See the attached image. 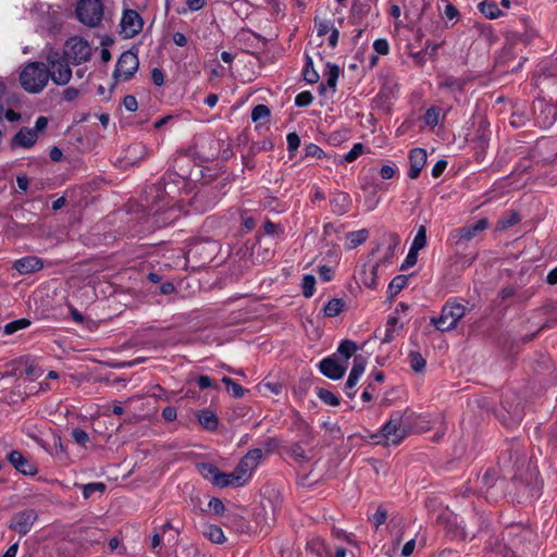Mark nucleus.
<instances>
[{
  "label": "nucleus",
  "mask_w": 557,
  "mask_h": 557,
  "mask_svg": "<svg viewBox=\"0 0 557 557\" xmlns=\"http://www.w3.org/2000/svg\"><path fill=\"white\" fill-rule=\"evenodd\" d=\"M412 413L407 411H395L388 421L381 428L377 434L372 435L373 441L379 445H398L407 436L411 429Z\"/></svg>",
  "instance_id": "nucleus-1"
},
{
  "label": "nucleus",
  "mask_w": 557,
  "mask_h": 557,
  "mask_svg": "<svg viewBox=\"0 0 557 557\" xmlns=\"http://www.w3.org/2000/svg\"><path fill=\"white\" fill-rule=\"evenodd\" d=\"M48 82L49 70L46 64L41 62L27 63L20 74V83L29 94H39L45 89Z\"/></svg>",
  "instance_id": "nucleus-2"
},
{
  "label": "nucleus",
  "mask_w": 557,
  "mask_h": 557,
  "mask_svg": "<svg viewBox=\"0 0 557 557\" xmlns=\"http://www.w3.org/2000/svg\"><path fill=\"white\" fill-rule=\"evenodd\" d=\"M46 66L49 70V79L55 85L64 86L72 78V70L65 58H62L59 52H50L46 59Z\"/></svg>",
  "instance_id": "nucleus-3"
},
{
  "label": "nucleus",
  "mask_w": 557,
  "mask_h": 557,
  "mask_svg": "<svg viewBox=\"0 0 557 557\" xmlns=\"http://www.w3.org/2000/svg\"><path fill=\"white\" fill-rule=\"evenodd\" d=\"M76 16L81 23L88 27H96L103 17L101 0H79L76 5Z\"/></svg>",
  "instance_id": "nucleus-4"
},
{
  "label": "nucleus",
  "mask_w": 557,
  "mask_h": 557,
  "mask_svg": "<svg viewBox=\"0 0 557 557\" xmlns=\"http://www.w3.org/2000/svg\"><path fill=\"white\" fill-rule=\"evenodd\" d=\"M63 57L75 65L87 62L91 57V47L81 37L70 38L63 48Z\"/></svg>",
  "instance_id": "nucleus-5"
},
{
  "label": "nucleus",
  "mask_w": 557,
  "mask_h": 557,
  "mask_svg": "<svg viewBox=\"0 0 557 557\" xmlns=\"http://www.w3.org/2000/svg\"><path fill=\"white\" fill-rule=\"evenodd\" d=\"M198 469L202 478L216 487H239L238 483L236 482L237 479L234 475V472H222L218 467H215L212 463H200L198 466Z\"/></svg>",
  "instance_id": "nucleus-6"
},
{
  "label": "nucleus",
  "mask_w": 557,
  "mask_h": 557,
  "mask_svg": "<svg viewBox=\"0 0 557 557\" xmlns=\"http://www.w3.org/2000/svg\"><path fill=\"white\" fill-rule=\"evenodd\" d=\"M465 307L457 302H447L441 315L437 319H433L435 327L442 332L449 331L457 325V322L463 317Z\"/></svg>",
  "instance_id": "nucleus-7"
},
{
  "label": "nucleus",
  "mask_w": 557,
  "mask_h": 557,
  "mask_svg": "<svg viewBox=\"0 0 557 557\" xmlns=\"http://www.w3.org/2000/svg\"><path fill=\"white\" fill-rule=\"evenodd\" d=\"M139 60L133 51H125L117 60L114 76L119 81H128L138 70Z\"/></svg>",
  "instance_id": "nucleus-8"
},
{
  "label": "nucleus",
  "mask_w": 557,
  "mask_h": 557,
  "mask_svg": "<svg viewBox=\"0 0 557 557\" xmlns=\"http://www.w3.org/2000/svg\"><path fill=\"white\" fill-rule=\"evenodd\" d=\"M120 25L124 36L132 38L140 33L144 22L137 11L126 9L123 11Z\"/></svg>",
  "instance_id": "nucleus-9"
},
{
  "label": "nucleus",
  "mask_w": 557,
  "mask_h": 557,
  "mask_svg": "<svg viewBox=\"0 0 557 557\" xmlns=\"http://www.w3.org/2000/svg\"><path fill=\"white\" fill-rule=\"evenodd\" d=\"M37 519L38 515L34 509H25L13 517L10 529L20 535H25L32 530Z\"/></svg>",
  "instance_id": "nucleus-10"
},
{
  "label": "nucleus",
  "mask_w": 557,
  "mask_h": 557,
  "mask_svg": "<svg viewBox=\"0 0 557 557\" xmlns=\"http://www.w3.org/2000/svg\"><path fill=\"white\" fill-rule=\"evenodd\" d=\"M488 222L486 219H480L472 225L459 227L450 233V238L456 244H461L471 240L478 233L486 230Z\"/></svg>",
  "instance_id": "nucleus-11"
},
{
  "label": "nucleus",
  "mask_w": 557,
  "mask_h": 557,
  "mask_svg": "<svg viewBox=\"0 0 557 557\" xmlns=\"http://www.w3.org/2000/svg\"><path fill=\"white\" fill-rule=\"evenodd\" d=\"M319 369L324 376L336 381L345 374L347 362H343L334 356L327 357L320 361Z\"/></svg>",
  "instance_id": "nucleus-12"
},
{
  "label": "nucleus",
  "mask_w": 557,
  "mask_h": 557,
  "mask_svg": "<svg viewBox=\"0 0 557 557\" xmlns=\"http://www.w3.org/2000/svg\"><path fill=\"white\" fill-rule=\"evenodd\" d=\"M152 153L150 146L144 143H134L129 145L124 152V163L126 165H136L146 160Z\"/></svg>",
  "instance_id": "nucleus-13"
},
{
  "label": "nucleus",
  "mask_w": 557,
  "mask_h": 557,
  "mask_svg": "<svg viewBox=\"0 0 557 557\" xmlns=\"http://www.w3.org/2000/svg\"><path fill=\"white\" fill-rule=\"evenodd\" d=\"M366 366L367 361L362 356L359 355L354 358V364L345 385V392L349 398L355 397L356 392L354 391V387L357 385L358 381L364 373Z\"/></svg>",
  "instance_id": "nucleus-14"
},
{
  "label": "nucleus",
  "mask_w": 557,
  "mask_h": 557,
  "mask_svg": "<svg viewBox=\"0 0 557 557\" xmlns=\"http://www.w3.org/2000/svg\"><path fill=\"white\" fill-rule=\"evenodd\" d=\"M9 461L11 465L22 474L34 476L37 474V467L30 462L27 458H25L22 453L17 450H13L9 454Z\"/></svg>",
  "instance_id": "nucleus-15"
},
{
  "label": "nucleus",
  "mask_w": 557,
  "mask_h": 557,
  "mask_svg": "<svg viewBox=\"0 0 557 557\" xmlns=\"http://www.w3.org/2000/svg\"><path fill=\"white\" fill-rule=\"evenodd\" d=\"M44 268V261L36 256H27L14 261L13 269L20 274H32Z\"/></svg>",
  "instance_id": "nucleus-16"
},
{
  "label": "nucleus",
  "mask_w": 557,
  "mask_h": 557,
  "mask_svg": "<svg viewBox=\"0 0 557 557\" xmlns=\"http://www.w3.org/2000/svg\"><path fill=\"white\" fill-rule=\"evenodd\" d=\"M426 162V151L422 148H413L409 151V172L408 176L412 180L419 177L421 170Z\"/></svg>",
  "instance_id": "nucleus-17"
},
{
  "label": "nucleus",
  "mask_w": 557,
  "mask_h": 557,
  "mask_svg": "<svg viewBox=\"0 0 557 557\" xmlns=\"http://www.w3.org/2000/svg\"><path fill=\"white\" fill-rule=\"evenodd\" d=\"M263 458V451L260 448L250 449L238 462V466L242 467L250 476L260 465Z\"/></svg>",
  "instance_id": "nucleus-18"
},
{
  "label": "nucleus",
  "mask_w": 557,
  "mask_h": 557,
  "mask_svg": "<svg viewBox=\"0 0 557 557\" xmlns=\"http://www.w3.org/2000/svg\"><path fill=\"white\" fill-rule=\"evenodd\" d=\"M37 139V131L28 127H23L13 137L12 146L28 149L35 145Z\"/></svg>",
  "instance_id": "nucleus-19"
},
{
  "label": "nucleus",
  "mask_w": 557,
  "mask_h": 557,
  "mask_svg": "<svg viewBox=\"0 0 557 557\" xmlns=\"http://www.w3.org/2000/svg\"><path fill=\"white\" fill-rule=\"evenodd\" d=\"M351 199L346 193H336L331 199L332 211L338 215H343L350 209Z\"/></svg>",
  "instance_id": "nucleus-20"
},
{
  "label": "nucleus",
  "mask_w": 557,
  "mask_h": 557,
  "mask_svg": "<svg viewBox=\"0 0 557 557\" xmlns=\"http://www.w3.org/2000/svg\"><path fill=\"white\" fill-rule=\"evenodd\" d=\"M199 423L209 431L215 430L219 424L216 414L210 409H202L198 413Z\"/></svg>",
  "instance_id": "nucleus-21"
},
{
  "label": "nucleus",
  "mask_w": 557,
  "mask_h": 557,
  "mask_svg": "<svg viewBox=\"0 0 557 557\" xmlns=\"http://www.w3.org/2000/svg\"><path fill=\"white\" fill-rule=\"evenodd\" d=\"M479 11L487 18L494 20L503 15V11L497 3L491 0L481 1L478 5Z\"/></svg>",
  "instance_id": "nucleus-22"
},
{
  "label": "nucleus",
  "mask_w": 557,
  "mask_h": 557,
  "mask_svg": "<svg viewBox=\"0 0 557 557\" xmlns=\"http://www.w3.org/2000/svg\"><path fill=\"white\" fill-rule=\"evenodd\" d=\"M369 237V232L366 228H361L358 231L349 232L346 235L347 239V248L348 249H355L359 245L363 244Z\"/></svg>",
  "instance_id": "nucleus-23"
},
{
  "label": "nucleus",
  "mask_w": 557,
  "mask_h": 557,
  "mask_svg": "<svg viewBox=\"0 0 557 557\" xmlns=\"http://www.w3.org/2000/svg\"><path fill=\"white\" fill-rule=\"evenodd\" d=\"M203 535L214 544H223L226 542V536L223 530L215 524H209L203 530Z\"/></svg>",
  "instance_id": "nucleus-24"
},
{
  "label": "nucleus",
  "mask_w": 557,
  "mask_h": 557,
  "mask_svg": "<svg viewBox=\"0 0 557 557\" xmlns=\"http://www.w3.org/2000/svg\"><path fill=\"white\" fill-rule=\"evenodd\" d=\"M401 327L403 322L399 321L396 310L395 313L389 315L387 319L384 342H391L394 338L395 333Z\"/></svg>",
  "instance_id": "nucleus-25"
},
{
  "label": "nucleus",
  "mask_w": 557,
  "mask_h": 557,
  "mask_svg": "<svg viewBox=\"0 0 557 557\" xmlns=\"http://www.w3.org/2000/svg\"><path fill=\"white\" fill-rule=\"evenodd\" d=\"M345 301L341 298H333L324 306L323 312L325 317L335 318L344 311Z\"/></svg>",
  "instance_id": "nucleus-26"
},
{
  "label": "nucleus",
  "mask_w": 557,
  "mask_h": 557,
  "mask_svg": "<svg viewBox=\"0 0 557 557\" xmlns=\"http://www.w3.org/2000/svg\"><path fill=\"white\" fill-rule=\"evenodd\" d=\"M339 76V67L335 64H327V73H326V83L321 88L323 91L326 88L331 89L332 92L335 91L337 79Z\"/></svg>",
  "instance_id": "nucleus-27"
},
{
  "label": "nucleus",
  "mask_w": 557,
  "mask_h": 557,
  "mask_svg": "<svg viewBox=\"0 0 557 557\" xmlns=\"http://www.w3.org/2000/svg\"><path fill=\"white\" fill-rule=\"evenodd\" d=\"M426 246V228L424 225H420L412 239L410 250L419 252Z\"/></svg>",
  "instance_id": "nucleus-28"
},
{
  "label": "nucleus",
  "mask_w": 557,
  "mask_h": 557,
  "mask_svg": "<svg viewBox=\"0 0 557 557\" xmlns=\"http://www.w3.org/2000/svg\"><path fill=\"white\" fill-rule=\"evenodd\" d=\"M257 388L263 396L269 394L280 395L283 391V384L280 382H261L257 385Z\"/></svg>",
  "instance_id": "nucleus-29"
},
{
  "label": "nucleus",
  "mask_w": 557,
  "mask_h": 557,
  "mask_svg": "<svg viewBox=\"0 0 557 557\" xmlns=\"http://www.w3.org/2000/svg\"><path fill=\"white\" fill-rule=\"evenodd\" d=\"M356 350L357 345L351 341L345 339L339 344L337 354L343 357V362L348 363L349 358L356 352Z\"/></svg>",
  "instance_id": "nucleus-30"
},
{
  "label": "nucleus",
  "mask_w": 557,
  "mask_h": 557,
  "mask_svg": "<svg viewBox=\"0 0 557 557\" xmlns=\"http://www.w3.org/2000/svg\"><path fill=\"white\" fill-rule=\"evenodd\" d=\"M407 283L408 277L406 275H397L389 283L387 293L391 297H394L405 288Z\"/></svg>",
  "instance_id": "nucleus-31"
},
{
  "label": "nucleus",
  "mask_w": 557,
  "mask_h": 557,
  "mask_svg": "<svg viewBox=\"0 0 557 557\" xmlns=\"http://www.w3.org/2000/svg\"><path fill=\"white\" fill-rule=\"evenodd\" d=\"M30 325V320L26 318L11 321L4 325V334L11 335L20 330L27 329Z\"/></svg>",
  "instance_id": "nucleus-32"
},
{
  "label": "nucleus",
  "mask_w": 557,
  "mask_h": 557,
  "mask_svg": "<svg viewBox=\"0 0 557 557\" xmlns=\"http://www.w3.org/2000/svg\"><path fill=\"white\" fill-rule=\"evenodd\" d=\"M304 78L309 84H314V83H317L319 81V74L313 69V61H312L311 57H309V55H306V65H305V69H304Z\"/></svg>",
  "instance_id": "nucleus-33"
},
{
  "label": "nucleus",
  "mask_w": 557,
  "mask_h": 557,
  "mask_svg": "<svg viewBox=\"0 0 557 557\" xmlns=\"http://www.w3.org/2000/svg\"><path fill=\"white\" fill-rule=\"evenodd\" d=\"M222 382L226 385L228 394H231L233 397L240 398L244 396L245 389L231 377L224 376Z\"/></svg>",
  "instance_id": "nucleus-34"
},
{
  "label": "nucleus",
  "mask_w": 557,
  "mask_h": 557,
  "mask_svg": "<svg viewBox=\"0 0 557 557\" xmlns=\"http://www.w3.org/2000/svg\"><path fill=\"white\" fill-rule=\"evenodd\" d=\"M488 140H490L488 132L485 128V126H483V123H481L480 134L478 136H475V138L473 139V141L475 143V148L481 151H484L487 147Z\"/></svg>",
  "instance_id": "nucleus-35"
},
{
  "label": "nucleus",
  "mask_w": 557,
  "mask_h": 557,
  "mask_svg": "<svg viewBox=\"0 0 557 557\" xmlns=\"http://www.w3.org/2000/svg\"><path fill=\"white\" fill-rule=\"evenodd\" d=\"M314 286H315V277L311 274H306L302 277V294L305 297L309 298L314 294Z\"/></svg>",
  "instance_id": "nucleus-36"
},
{
  "label": "nucleus",
  "mask_w": 557,
  "mask_h": 557,
  "mask_svg": "<svg viewBox=\"0 0 557 557\" xmlns=\"http://www.w3.org/2000/svg\"><path fill=\"white\" fill-rule=\"evenodd\" d=\"M317 395L326 405L337 406L339 404L338 397L329 389L320 388L318 389Z\"/></svg>",
  "instance_id": "nucleus-37"
},
{
  "label": "nucleus",
  "mask_w": 557,
  "mask_h": 557,
  "mask_svg": "<svg viewBox=\"0 0 557 557\" xmlns=\"http://www.w3.org/2000/svg\"><path fill=\"white\" fill-rule=\"evenodd\" d=\"M106 491V484L102 482L88 483L83 486L84 498H89L94 493H103Z\"/></svg>",
  "instance_id": "nucleus-38"
},
{
  "label": "nucleus",
  "mask_w": 557,
  "mask_h": 557,
  "mask_svg": "<svg viewBox=\"0 0 557 557\" xmlns=\"http://www.w3.org/2000/svg\"><path fill=\"white\" fill-rule=\"evenodd\" d=\"M410 367L413 371L420 372L425 367V359L419 352H410L409 355Z\"/></svg>",
  "instance_id": "nucleus-39"
},
{
  "label": "nucleus",
  "mask_w": 557,
  "mask_h": 557,
  "mask_svg": "<svg viewBox=\"0 0 557 557\" xmlns=\"http://www.w3.org/2000/svg\"><path fill=\"white\" fill-rule=\"evenodd\" d=\"M268 116H270V109L264 104H258L251 111V120L253 122L260 121Z\"/></svg>",
  "instance_id": "nucleus-40"
},
{
  "label": "nucleus",
  "mask_w": 557,
  "mask_h": 557,
  "mask_svg": "<svg viewBox=\"0 0 557 557\" xmlns=\"http://www.w3.org/2000/svg\"><path fill=\"white\" fill-rule=\"evenodd\" d=\"M520 221L518 213L510 212L506 218H503L498 222L499 230H507Z\"/></svg>",
  "instance_id": "nucleus-41"
},
{
  "label": "nucleus",
  "mask_w": 557,
  "mask_h": 557,
  "mask_svg": "<svg viewBox=\"0 0 557 557\" xmlns=\"http://www.w3.org/2000/svg\"><path fill=\"white\" fill-rule=\"evenodd\" d=\"M424 122L431 127L436 126L440 122V110L436 108H430L424 114Z\"/></svg>",
  "instance_id": "nucleus-42"
},
{
  "label": "nucleus",
  "mask_w": 557,
  "mask_h": 557,
  "mask_svg": "<svg viewBox=\"0 0 557 557\" xmlns=\"http://www.w3.org/2000/svg\"><path fill=\"white\" fill-rule=\"evenodd\" d=\"M438 85H440V87H443V88L457 89V90L461 89V87H462V83L460 79L449 77V76L442 77Z\"/></svg>",
  "instance_id": "nucleus-43"
},
{
  "label": "nucleus",
  "mask_w": 557,
  "mask_h": 557,
  "mask_svg": "<svg viewBox=\"0 0 557 557\" xmlns=\"http://www.w3.org/2000/svg\"><path fill=\"white\" fill-rule=\"evenodd\" d=\"M363 151V146L360 143H357L352 146V148L344 156V160L347 163L355 161Z\"/></svg>",
  "instance_id": "nucleus-44"
},
{
  "label": "nucleus",
  "mask_w": 557,
  "mask_h": 557,
  "mask_svg": "<svg viewBox=\"0 0 557 557\" xmlns=\"http://www.w3.org/2000/svg\"><path fill=\"white\" fill-rule=\"evenodd\" d=\"M313 101V96L310 91H302L295 98V104L297 107H307Z\"/></svg>",
  "instance_id": "nucleus-45"
},
{
  "label": "nucleus",
  "mask_w": 557,
  "mask_h": 557,
  "mask_svg": "<svg viewBox=\"0 0 557 557\" xmlns=\"http://www.w3.org/2000/svg\"><path fill=\"white\" fill-rule=\"evenodd\" d=\"M373 49L376 53L381 55H386L389 51L388 41L384 38L375 39L373 42Z\"/></svg>",
  "instance_id": "nucleus-46"
},
{
  "label": "nucleus",
  "mask_w": 557,
  "mask_h": 557,
  "mask_svg": "<svg viewBox=\"0 0 557 557\" xmlns=\"http://www.w3.org/2000/svg\"><path fill=\"white\" fill-rule=\"evenodd\" d=\"M234 472V475L236 476L237 479V483H238V486H244L245 484H247L249 482V480L251 479V476L249 475V473H247L242 467H239L237 465V467L235 468V470L233 471Z\"/></svg>",
  "instance_id": "nucleus-47"
},
{
  "label": "nucleus",
  "mask_w": 557,
  "mask_h": 557,
  "mask_svg": "<svg viewBox=\"0 0 557 557\" xmlns=\"http://www.w3.org/2000/svg\"><path fill=\"white\" fill-rule=\"evenodd\" d=\"M418 255H419V252H416V251H412L409 249V251L400 267V270L405 271V270H408L409 268H412L413 265H416L418 262Z\"/></svg>",
  "instance_id": "nucleus-48"
},
{
  "label": "nucleus",
  "mask_w": 557,
  "mask_h": 557,
  "mask_svg": "<svg viewBox=\"0 0 557 557\" xmlns=\"http://www.w3.org/2000/svg\"><path fill=\"white\" fill-rule=\"evenodd\" d=\"M305 153L307 157H314L321 159L324 156L323 150L315 144H308L305 147Z\"/></svg>",
  "instance_id": "nucleus-49"
},
{
  "label": "nucleus",
  "mask_w": 557,
  "mask_h": 557,
  "mask_svg": "<svg viewBox=\"0 0 557 557\" xmlns=\"http://www.w3.org/2000/svg\"><path fill=\"white\" fill-rule=\"evenodd\" d=\"M387 518V512L383 507H379L375 513L372 517V522L375 525V529H379L380 525H382Z\"/></svg>",
  "instance_id": "nucleus-50"
},
{
  "label": "nucleus",
  "mask_w": 557,
  "mask_h": 557,
  "mask_svg": "<svg viewBox=\"0 0 557 557\" xmlns=\"http://www.w3.org/2000/svg\"><path fill=\"white\" fill-rule=\"evenodd\" d=\"M332 29H335V27L330 21H320L317 23V33L320 37L331 33Z\"/></svg>",
  "instance_id": "nucleus-51"
},
{
  "label": "nucleus",
  "mask_w": 557,
  "mask_h": 557,
  "mask_svg": "<svg viewBox=\"0 0 557 557\" xmlns=\"http://www.w3.org/2000/svg\"><path fill=\"white\" fill-rule=\"evenodd\" d=\"M72 436L73 440L79 445H85L89 441L88 434L82 429H74Z\"/></svg>",
  "instance_id": "nucleus-52"
},
{
  "label": "nucleus",
  "mask_w": 557,
  "mask_h": 557,
  "mask_svg": "<svg viewBox=\"0 0 557 557\" xmlns=\"http://www.w3.org/2000/svg\"><path fill=\"white\" fill-rule=\"evenodd\" d=\"M286 139L287 148L289 151H295L300 146V138L296 133H289Z\"/></svg>",
  "instance_id": "nucleus-53"
},
{
  "label": "nucleus",
  "mask_w": 557,
  "mask_h": 557,
  "mask_svg": "<svg viewBox=\"0 0 557 557\" xmlns=\"http://www.w3.org/2000/svg\"><path fill=\"white\" fill-rule=\"evenodd\" d=\"M197 384L200 389H207V388H218V385L213 383V381L208 375H200L197 379Z\"/></svg>",
  "instance_id": "nucleus-54"
},
{
  "label": "nucleus",
  "mask_w": 557,
  "mask_h": 557,
  "mask_svg": "<svg viewBox=\"0 0 557 557\" xmlns=\"http://www.w3.org/2000/svg\"><path fill=\"white\" fill-rule=\"evenodd\" d=\"M123 104L125 109L129 112H135L138 109L137 99L132 95H127L124 97Z\"/></svg>",
  "instance_id": "nucleus-55"
},
{
  "label": "nucleus",
  "mask_w": 557,
  "mask_h": 557,
  "mask_svg": "<svg viewBox=\"0 0 557 557\" xmlns=\"http://www.w3.org/2000/svg\"><path fill=\"white\" fill-rule=\"evenodd\" d=\"M396 168L389 164H385L380 170V175L383 180H391L396 174Z\"/></svg>",
  "instance_id": "nucleus-56"
},
{
  "label": "nucleus",
  "mask_w": 557,
  "mask_h": 557,
  "mask_svg": "<svg viewBox=\"0 0 557 557\" xmlns=\"http://www.w3.org/2000/svg\"><path fill=\"white\" fill-rule=\"evenodd\" d=\"M411 428H414L418 432H424L431 429L430 421H425L422 417H417V422L411 423Z\"/></svg>",
  "instance_id": "nucleus-57"
},
{
  "label": "nucleus",
  "mask_w": 557,
  "mask_h": 557,
  "mask_svg": "<svg viewBox=\"0 0 557 557\" xmlns=\"http://www.w3.org/2000/svg\"><path fill=\"white\" fill-rule=\"evenodd\" d=\"M177 412L176 409L172 406H168L162 410V418L165 421L172 422L176 419Z\"/></svg>",
  "instance_id": "nucleus-58"
},
{
  "label": "nucleus",
  "mask_w": 557,
  "mask_h": 557,
  "mask_svg": "<svg viewBox=\"0 0 557 557\" xmlns=\"http://www.w3.org/2000/svg\"><path fill=\"white\" fill-rule=\"evenodd\" d=\"M209 508L218 515L222 513L225 509L223 502L219 498H212L209 502Z\"/></svg>",
  "instance_id": "nucleus-59"
},
{
  "label": "nucleus",
  "mask_w": 557,
  "mask_h": 557,
  "mask_svg": "<svg viewBox=\"0 0 557 557\" xmlns=\"http://www.w3.org/2000/svg\"><path fill=\"white\" fill-rule=\"evenodd\" d=\"M414 547H416V540L414 539H411L409 540L404 546H403V549H401V556L404 557H408L410 556L413 550H414Z\"/></svg>",
  "instance_id": "nucleus-60"
},
{
  "label": "nucleus",
  "mask_w": 557,
  "mask_h": 557,
  "mask_svg": "<svg viewBox=\"0 0 557 557\" xmlns=\"http://www.w3.org/2000/svg\"><path fill=\"white\" fill-rule=\"evenodd\" d=\"M446 165H447L446 161H444V160L437 161L432 169V175L434 177H438L446 169Z\"/></svg>",
  "instance_id": "nucleus-61"
},
{
  "label": "nucleus",
  "mask_w": 557,
  "mask_h": 557,
  "mask_svg": "<svg viewBox=\"0 0 557 557\" xmlns=\"http://www.w3.org/2000/svg\"><path fill=\"white\" fill-rule=\"evenodd\" d=\"M48 126V119L46 116H39L35 122V127L33 129L39 132H44Z\"/></svg>",
  "instance_id": "nucleus-62"
},
{
  "label": "nucleus",
  "mask_w": 557,
  "mask_h": 557,
  "mask_svg": "<svg viewBox=\"0 0 557 557\" xmlns=\"http://www.w3.org/2000/svg\"><path fill=\"white\" fill-rule=\"evenodd\" d=\"M206 4V0H186V5L191 11H198L201 10Z\"/></svg>",
  "instance_id": "nucleus-63"
},
{
  "label": "nucleus",
  "mask_w": 557,
  "mask_h": 557,
  "mask_svg": "<svg viewBox=\"0 0 557 557\" xmlns=\"http://www.w3.org/2000/svg\"><path fill=\"white\" fill-rule=\"evenodd\" d=\"M16 184L20 190L26 191L29 186V181L26 175H18L16 177Z\"/></svg>",
  "instance_id": "nucleus-64"
}]
</instances>
